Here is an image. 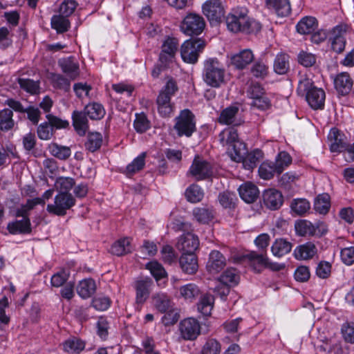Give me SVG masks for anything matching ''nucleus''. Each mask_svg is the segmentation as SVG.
<instances>
[{"instance_id":"nucleus-38","label":"nucleus","mask_w":354,"mask_h":354,"mask_svg":"<svg viewBox=\"0 0 354 354\" xmlns=\"http://www.w3.org/2000/svg\"><path fill=\"white\" fill-rule=\"evenodd\" d=\"M289 56L286 53L278 54L274 61V71L279 75L286 74L290 68Z\"/></svg>"},{"instance_id":"nucleus-47","label":"nucleus","mask_w":354,"mask_h":354,"mask_svg":"<svg viewBox=\"0 0 354 354\" xmlns=\"http://www.w3.org/2000/svg\"><path fill=\"white\" fill-rule=\"evenodd\" d=\"M239 276L236 269L227 268L219 277L220 283L229 286H234L238 284Z\"/></svg>"},{"instance_id":"nucleus-8","label":"nucleus","mask_w":354,"mask_h":354,"mask_svg":"<svg viewBox=\"0 0 354 354\" xmlns=\"http://www.w3.org/2000/svg\"><path fill=\"white\" fill-rule=\"evenodd\" d=\"M205 27V21L204 18L195 12L187 13L180 26V30L187 36L201 34Z\"/></svg>"},{"instance_id":"nucleus-63","label":"nucleus","mask_w":354,"mask_h":354,"mask_svg":"<svg viewBox=\"0 0 354 354\" xmlns=\"http://www.w3.org/2000/svg\"><path fill=\"white\" fill-rule=\"evenodd\" d=\"M77 7V3L75 0H64L59 6V12L60 15L68 17L71 15Z\"/></svg>"},{"instance_id":"nucleus-6","label":"nucleus","mask_w":354,"mask_h":354,"mask_svg":"<svg viewBox=\"0 0 354 354\" xmlns=\"http://www.w3.org/2000/svg\"><path fill=\"white\" fill-rule=\"evenodd\" d=\"M174 130L179 137H191L196 131L195 116L189 109L180 111L178 116L175 118Z\"/></svg>"},{"instance_id":"nucleus-64","label":"nucleus","mask_w":354,"mask_h":354,"mask_svg":"<svg viewBox=\"0 0 354 354\" xmlns=\"http://www.w3.org/2000/svg\"><path fill=\"white\" fill-rule=\"evenodd\" d=\"M297 59L298 62L305 67H310L316 62L315 56L306 51L300 52L298 55Z\"/></svg>"},{"instance_id":"nucleus-17","label":"nucleus","mask_w":354,"mask_h":354,"mask_svg":"<svg viewBox=\"0 0 354 354\" xmlns=\"http://www.w3.org/2000/svg\"><path fill=\"white\" fill-rule=\"evenodd\" d=\"M265 8L274 11L278 16L286 17L291 12L288 0H264Z\"/></svg>"},{"instance_id":"nucleus-26","label":"nucleus","mask_w":354,"mask_h":354,"mask_svg":"<svg viewBox=\"0 0 354 354\" xmlns=\"http://www.w3.org/2000/svg\"><path fill=\"white\" fill-rule=\"evenodd\" d=\"M317 253L315 245L311 242L297 246L294 250V256L299 260H306L313 258Z\"/></svg>"},{"instance_id":"nucleus-62","label":"nucleus","mask_w":354,"mask_h":354,"mask_svg":"<svg viewBox=\"0 0 354 354\" xmlns=\"http://www.w3.org/2000/svg\"><path fill=\"white\" fill-rule=\"evenodd\" d=\"M37 133L39 139L48 140L53 136V129L48 122H44L39 125Z\"/></svg>"},{"instance_id":"nucleus-48","label":"nucleus","mask_w":354,"mask_h":354,"mask_svg":"<svg viewBox=\"0 0 354 354\" xmlns=\"http://www.w3.org/2000/svg\"><path fill=\"white\" fill-rule=\"evenodd\" d=\"M290 208L297 216H304L310 210V204L305 198H296L291 202Z\"/></svg>"},{"instance_id":"nucleus-7","label":"nucleus","mask_w":354,"mask_h":354,"mask_svg":"<svg viewBox=\"0 0 354 354\" xmlns=\"http://www.w3.org/2000/svg\"><path fill=\"white\" fill-rule=\"evenodd\" d=\"M205 45V41L201 39L186 40L180 48V55L183 60L189 64H195Z\"/></svg>"},{"instance_id":"nucleus-4","label":"nucleus","mask_w":354,"mask_h":354,"mask_svg":"<svg viewBox=\"0 0 354 354\" xmlns=\"http://www.w3.org/2000/svg\"><path fill=\"white\" fill-rule=\"evenodd\" d=\"M219 139L223 146H229L228 153L234 161H239L243 156L245 154V146L239 140L238 133L235 129H225L220 133Z\"/></svg>"},{"instance_id":"nucleus-1","label":"nucleus","mask_w":354,"mask_h":354,"mask_svg":"<svg viewBox=\"0 0 354 354\" xmlns=\"http://www.w3.org/2000/svg\"><path fill=\"white\" fill-rule=\"evenodd\" d=\"M226 26L233 32L256 33L261 30V24L247 15L245 9L233 10L225 18Z\"/></svg>"},{"instance_id":"nucleus-25","label":"nucleus","mask_w":354,"mask_h":354,"mask_svg":"<svg viewBox=\"0 0 354 354\" xmlns=\"http://www.w3.org/2000/svg\"><path fill=\"white\" fill-rule=\"evenodd\" d=\"M179 263L183 271L187 274L195 273L198 268V259L194 253L183 254Z\"/></svg>"},{"instance_id":"nucleus-53","label":"nucleus","mask_w":354,"mask_h":354,"mask_svg":"<svg viewBox=\"0 0 354 354\" xmlns=\"http://www.w3.org/2000/svg\"><path fill=\"white\" fill-rule=\"evenodd\" d=\"M299 176L295 172H286L283 174L279 180V185L281 188L286 190H290L296 184V182L299 180Z\"/></svg>"},{"instance_id":"nucleus-50","label":"nucleus","mask_w":354,"mask_h":354,"mask_svg":"<svg viewBox=\"0 0 354 354\" xmlns=\"http://www.w3.org/2000/svg\"><path fill=\"white\" fill-rule=\"evenodd\" d=\"M74 179L70 177H59L55 183V188L59 194H71L68 192L74 186Z\"/></svg>"},{"instance_id":"nucleus-5","label":"nucleus","mask_w":354,"mask_h":354,"mask_svg":"<svg viewBox=\"0 0 354 354\" xmlns=\"http://www.w3.org/2000/svg\"><path fill=\"white\" fill-rule=\"evenodd\" d=\"M178 91L176 81L170 78L158 95L156 103L158 113L162 117H168L173 112L171 97Z\"/></svg>"},{"instance_id":"nucleus-3","label":"nucleus","mask_w":354,"mask_h":354,"mask_svg":"<svg viewBox=\"0 0 354 354\" xmlns=\"http://www.w3.org/2000/svg\"><path fill=\"white\" fill-rule=\"evenodd\" d=\"M225 76V69L217 59L209 58L204 62L202 77L207 86L220 88L226 84Z\"/></svg>"},{"instance_id":"nucleus-15","label":"nucleus","mask_w":354,"mask_h":354,"mask_svg":"<svg viewBox=\"0 0 354 354\" xmlns=\"http://www.w3.org/2000/svg\"><path fill=\"white\" fill-rule=\"evenodd\" d=\"M198 246L199 240L198 236L190 232L183 234L177 243L178 248L183 251V254L194 253Z\"/></svg>"},{"instance_id":"nucleus-40","label":"nucleus","mask_w":354,"mask_h":354,"mask_svg":"<svg viewBox=\"0 0 354 354\" xmlns=\"http://www.w3.org/2000/svg\"><path fill=\"white\" fill-rule=\"evenodd\" d=\"M50 81L54 88L62 90L64 92H68L71 90V81L70 78L64 77L62 74L51 73Z\"/></svg>"},{"instance_id":"nucleus-13","label":"nucleus","mask_w":354,"mask_h":354,"mask_svg":"<svg viewBox=\"0 0 354 354\" xmlns=\"http://www.w3.org/2000/svg\"><path fill=\"white\" fill-rule=\"evenodd\" d=\"M179 330L181 337L185 340H194L201 333V326L196 319L187 318L180 322Z\"/></svg>"},{"instance_id":"nucleus-61","label":"nucleus","mask_w":354,"mask_h":354,"mask_svg":"<svg viewBox=\"0 0 354 354\" xmlns=\"http://www.w3.org/2000/svg\"><path fill=\"white\" fill-rule=\"evenodd\" d=\"M218 200L223 207L232 208L235 205L236 197L234 193L225 192L219 194Z\"/></svg>"},{"instance_id":"nucleus-16","label":"nucleus","mask_w":354,"mask_h":354,"mask_svg":"<svg viewBox=\"0 0 354 354\" xmlns=\"http://www.w3.org/2000/svg\"><path fill=\"white\" fill-rule=\"evenodd\" d=\"M328 139L330 140V150L333 152H341L343 151H347L349 153L350 145H348L344 140V135L334 128L332 129L328 134Z\"/></svg>"},{"instance_id":"nucleus-52","label":"nucleus","mask_w":354,"mask_h":354,"mask_svg":"<svg viewBox=\"0 0 354 354\" xmlns=\"http://www.w3.org/2000/svg\"><path fill=\"white\" fill-rule=\"evenodd\" d=\"M146 268L150 271L151 275L156 281H159L167 277V272L163 266L156 261H150L147 263Z\"/></svg>"},{"instance_id":"nucleus-9","label":"nucleus","mask_w":354,"mask_h":354,"mask_svg":"<svg viewBox=\"0 0 354 354\" xmlns=\"http://www.w3.org/2000/svg\"><path fill=\"white\" fill-rule=\"evenodd\" d=\"M75 204V199L72 194H58L55 196L54 203L48 204L46 210L50 214L64 216L68 209Z\"/></svg>"},{"instance_id":"nucleus-30","label":"nucleus","mask_w":354,"mask_h":354,"mask_svg":"<svg viewBox=\"0 0 354 354\" xmlns=\"http://www.w3.org/2000/svg\"><path fill=\"white\" fill-rule=\"evenodd\" d=\"M245 258L249 261L250 264L254 270L258 272H261L263 268H266L268 263V258L266 254H258L257 252L252 251L245 255Z\"/></svg>"},{"instance_id":"nucleus-44","label":"nucleus","mask_w":354,"mask_h":354,"mask_svg":"<svg viewBox=\"0 0 354 354\" xmlns=\"http://www.w3.org/2000/svg\"><path fill=\"white\" fill-rule=\"evenodd\" d=\"M276 173L277 174V167L271 161L262 162L259 168V175L261 178L264 180L272 178Z\"/></svg>"},{"instance_id":"nucleus-32","label":"nucleus","mask_w":354,"mask_h":354,"mask_svg":"<svg viewBox=\"0 0 354 354\" xmlns=\"http://www.w3.org/2000/svg\"><path fill=\"white\" fill-rule=\"evenodd\" d=\"M318 23L313 17L302 18L297 25L298 32L303 35L311 34L317 28Z\"/></svg>"},{"instance_id":"nucleus-33","label":"nucleus","mask_w":354,"mask_h":354,"mask_svg":"<svg viewBox=\"0 0 354 354\" xmlns=\"http://www.w3.org/2000/svg\"><path fill=\"white\" fill-rule=\"evenodd\" d=\"M292 245L290 242L283 239H278L273 243L271 247V251L274 256L281 257L289 253L292 250Z\"/></svg>"},{"instance_id":"nucleus-39","label":"nucleus","mask_w":354,"mask_h":354,"mask_svg":"<svg viewBox=\"0 0 354 354\" xmlns=\"http://www.w3.org/2000/svg\"><path fill=\"white\" fill-rule=\"evenodd\" d=\"M155 308L160 313H165L172 308L169 297L165 293H157L152 297Z\"/></svg>"},{"instance_id":"nucleus-51","label":"nucleus","mask_w":354,"mask_h":354,"mask_svg":"<svg viewBox=\"0 0 354 354\" xmlns=\"http://www.w3.org/2000/svg\"><path fill=\"white\" fill-rule=\"evenodd\" d=\"M102 143V136L100 133L94 132L88 133L85 147L91 152L98 150Z\"/></svg>"},{"instance_id":"nucleus-24","label":"nucleus","mask_w":354,"mask_h":354,"mask_svg":"<svg viewBox=\"0 0 354 354\" xmlns=\"http://www.w3.org/2000/svg\"><path fill=\"white\" fill-rule=\"evenodd\" d=\"M239 193L245 203H252L258 198L259 191L255 185L247 182L239 187Z\"/></svg>"},{"instance_id":"nucleus-43","label":"nucleus","mask_w":354,"mask_h":354,"mask_svg":"<svg viewBox=\"0 0 354 354\" xmlns=\"http://www.w3.org/2000/svg\"><path fill=\"white\" fill-rule=\"evenodd\" d=\"M51 27L58 33H63L70 28V21L65 16L62 15H53L51 18Z\"/></svg>"},{"instance_id":"nucleus-37","label":"nucleus","mask_w":354,"mask_h":354,"mask_svg":"<svg viewBox=\"0 0 354 354\" xmlns=\"http://www.w3.org/2000/svg\"><path fill=\"white\" fill-rule=\"evenodd\" d=\"M12 110L8 108L0 111V131H8L15 126Z\"/></svg>"},{"instance_id":"nucleus-21","label":"nucleus","mask_w":354,"mask_h":354,"mask_svg":"<svg viewBox=\"0 0 354 354\" xmlns=\"http://www.w3.org/2000/svg\"><path fill=\"white\" fill-rule=\"evenodd\" d=\"M263 197L265 205L270 209H277L283 204V196L276 189H270L265 191Z\"/></svg>"},{"instance_id":"nucleus-14","label":"nucleus","mask_w":354,"mask_h":354,"mask_svg":"<svg viewBox=\"0 0 354 354\" xmlns=\"http://www.w3.org/2000/svg\"><path fill=\"white\" fill-rule=\"evenodd\" d=\"M58 65L62 71L71 80H76L80 75V66L73 57H68L59 59Z\"/></svg>"},{"instance_id":"nucleus-57","label":"nucleus","mask_w":354,"mask_h":354,"mask_svg":"<svg viewBox=\"0 0 354 354\" xmlns=\"http://www.w3.org/2000/svg\"><path fill=\"white\" fill-rule=\"evenodd\" d=\"M292 162V158L286 151L280 152L276 157L274 162L277 167V174H281Z\"/></svg>"},{"instance_id":"nucleus-19","label":"nucleus","mask_w":354,"mask_h":354,"mask_svg":"<svg viewBox=\"0 0 354 354\" xmlns=\"http://www.w3.org/2000/svg\"><path fill=\"white\" fill-rule=\"evenodd\" d=\"M226 260L223 255L218 250H213L209 254L207 263V270L212 274L220 272L225 266Z\"/></svg>"},{"instance_id":"nucleus-34","label":"nucleus","mask_w":354,"mask_h":354,"mask_svg":"<svg viewBox=\"0 0 354 354\" xmlns=\"http://www.w3.org/2000/svg\"><path fill=\"white\" fill-rule=\"evenodd\" d=\"M214 210L212 208L202 207H195L192 211L194 219L203 224L208 223L214 218Z\"/></svg>"},{"instance_id":"nucleus-11","label":"nucleus","mask_w":354,"mask_h":354,"mask_svg":"<svg viewBox=\"0 0 354 354\" xmlns=\"http://www.w3.org/2000/svg\"><path fill=\"white\" fill-rule=\"evenodd\" d=\"M189 171L198 180L206 179L213 175L212 165L198 156L194 159Z\"/></svg>"},{"instance_id":"nucleus-54","label":"nucleus","mask_w":354,"mask_h":354,"mask_svg":"<svg viewBox=\"0 0 354 354\" xmlns=\"http://www.w3.org/2000/svg\"><path fill=\"white\" fill-rule=\"evenodd\" d=\"M185 195L189 202L198 203L203 199L204 194L198 185L193 184L187 188Z\"/></svg>"},{"instance_id":"nucleus-55","label":"nucleus","mask_w":354,"mask_h":354,"mask_svg":"<svg viewBox=\"0 0 354 354\" xmlns=\"http://www.w3.org/2000/svg\"><path fill=\"white\" fill-rule=\"evenodd\" d=\"M180 293L185 299L192 301L200 295V290L196 285L189 283L180 287Z\"/></svg>"},{"instance_id":"nucleus-46","label":"nucleus","mask_w":354,"mask_h":354,"mask_svg":"<svg viewBox=\"0 0 354 354\" xmlns=\"http://www.w3.org/2000/svg\"><path fill=\"white\" fill-rule=\"evenodd\" d=\"M214 298L212 295L205 294L201 298L198 304V310L204 316H209L211 315Z\"/></svg>"},{"instance_id":"nucleus-59","label":"nucleus","mask_w":354,"mask_h":354,"mask_svg":"<svg viewBox=\"0 0 354 354\" xmlns=\"http://www.w3.org/2000/svg\"><path fill=\"white\" fill-rule=\"evenodd\" d=\"M21 88L31 94H37L39 90V82L30 79L20 78L18 80Z\"/></svg>"},{"instance_id":"nucleus-23","label":"nucleus","mask_w":354,"mask_h":354,"mask_svg":"<svg viewBox=\"0 0 354 354\" xmlns=\"http://www.w3.org/2000/svg\"><path fill=\"white\" fill-rule=\"evenodd\" d=\"M254 59V55L249 49H245L231 57V64L236 68L243 69Z\"/></svg>"},{"instance_id":"nucleus-12","label":"nucleus","mask_w":354,"mask_h":354,"mask_svg":"<svg viewBox=\"0 0 354 354\" xmlns=\"http://www.w3.org/2000/svg\"><path fill=\"white\" fill-rule=\"evenodd\" d=\"M178 48V41L174 37H167L162 45V50L159 55V61L164 66L171 63L175 57Z\"/></svg>"},{"instance_id":"nucleus-35","label":"nucleus","mask_w":354,"mask_h":354,"mask_svg":"<svg viewBox=\"0 0 354 354\" xmlns=\"http://www.w3.org/2000/svg\"><path fill=\"white\" fill-rule=\"evenodd\" d=\"M48 149L53 156L61 160H67L71 155V150L69 147L59 145L55 142L49 144Z\"/></svg>"},{"instance_id":"nucleus-36","label":"nucleus","mask_w":354,"mask_h":354,"mask_svg":"<svg viewBox=\"0 0 354 354\" xmlns=\"http://www.w3.org/2000/svg\"><path fill=\"white\" fill-rule=\"evenodd\" d=\"M133 248L131 241L128 238H124L115 241L111 248V252L117 256H122L132 251Z\"/></svg>"},{"instance_id":"nucleus-29","label":"nucleus","mask_w":354,"mask_h":354,"mask_svg":"<svg viewBox=\"0 0 354 354\" xmlns=\"http://www.w3.org/2000/svg\"><path fill=\"white\" fill-rule=\"evenodd\" d=\"M77 292L82 299L91 297L96 290V284L92 279H85L80 281L77 286Z\"/></svg>"},{"instance_id":"nucleus-2","label":"nucleus","mask_w":354,"mask_h":354,"mask_svg":"<svg viewBox=\"0 0 354 354\" xmlns=\"http://www.w3.org/2000/svg\"><path fill=\"white\" fill-rule=\"evenodd\" d=\"M297 93L300 96H304L313 109H322L324 107L326 97L324 91L315 86L313 80L307 75L300 76Z\"/></svg>"},{"instance_id":"nucleus-18","label":"nucleus","mask_w":354,"mask_h":354,"mask_svg":"<svg viewBox=\"0 0 354 354\" xmlns=\"http://www.w3.org/2000/svg\"><path fill=\"white\" fill-rule=\"evenodd\" d=\"M153 285V281L150 278L140 279L135 283L136 291V303L143 304L148 299L150 294V288Z\"/></svg>"},{"instance_id":"nucleus-56","label":"nucleus","mask_w":354,"mask_h":354,"mask_svg":"<svg viewBox=\"0 0 354 354\" xmlns=\"http://www.w3.org/2000/svg\"><path fill=\"white\" fill-rule=\"evenodd\" d=\"M221 345L216 339H208L202 347L200 354H220Z\"/></svg>"},{"instance_id":"nucleus-60","label":"nucleus","mask_w":354,"mask_h":354,"mask_svg":"<svg viewBox=\"0 0 354 354\" xmlns=\"http://www.w3.org/2000/svg\"><path fill=\"white\" fill-rule=\"evenodd\" d=\"M133 127L138 133L146 131L150 127L147 116L144 113L136 114Z\"/></svg>"},{"instance_id":"nucleus-42","label":"nucleus","mask_w":354,"mask_h":354,"mask_svg":"<svg viewBox=\"0 0 354 354\" xmlns=\"http://www.w3.org/2000/svg\"><path fill=\"white\" fill-rule=\"evenodd\" d=\"M84 347V342L76 337L69 338L63 343V349L68 353H78Z\"/></svg>"},{"instance_id":"nucleus-10","label":"nucleus","mask_w":354,"mask_h":354,"mask_svg":"<svg viewBox=\"0 0 354 354\" xmlns=\"http://www.w3.org/2000/svg\"><path fill=\"white\" fill-rule=\"evenodd\" d=\"M203 13L210 24H219L225 15V9L221 0H207L203 6Z\"/></svg>"},{"instance_id":"nucleus-22","label":"nucleus","mask_w":354,"mask_h":354,"mask_svg":"<svg viewBox=\"0 0 354 354\" xmlns=\"http://www.w3.org/2000/svg\"><path fill=\"white\" fill-rule=\"evenodd\" d=\"M353 80L347 73H341L334 79L335 88L337 91L342 95L348 94L352 89Z\"/></svg>"},{"instance_id":"nucleus-28","label":"nucleus","mask_w":354,"mask_h":354,"mask_svg":"<svg viewBox=\"0 0 354 354\" xmlns=\"http://www.w3.org/2000/svg\"><path fill=\"white\" fill-rule=\"evenodd\" d=\"M84 111H75L73 113V124L80 136H84L88 129V120Z\"/></svg>"},{"instance_id":"nucleus-31","label":"nucleus","mask_w":354,"mask_h":354,"mask_svg":"<svg viewBox=\"0 0 354 354\" xmlns=\"http://www.w3.org/2000/svg\"><path fill=\"white\" fill-rule=\"evenodd\" d=\"M262 158V151L259 149H255L248 153L246 152L239 162H243V165L245 169L248 170H252L257 167Z\"/></svg>"},{"instance_id":"nucleus-58","label":"nucleus","mask_w":354,"mask_h":354,"mask_svg":"<svg viewBox=\"0 0 354 354\" xmlns=\"http://www.w3.org/2000/svg\"><path fill=\"white\" fill-rule=\"evenodd\" d=\"M145 156V153H141L127 165L126 169L128 175H132L143 169Z\"/></svg>"},{"instance_id":"nucleus-27","label":"nucleus","mask_w":354,"mask_h":354,"mask_svg":"<svg viewBox=\"0 0 354 354\" xmlns=\"http://www.w3.org/2000/svg\"><path fill=\"white\" fill-rule=\"evenodd\" d=\"M239 108L235 106H230L223 109L218 121L221 124L225 125H239V123L236 121V115L239 112Z\"/></svg>"},{"instance_id":"nucleus-45","label":"nucleus","mask_w":354,"mask_h":354,"mask_svg":"<svg viewBox=\"0 0 354 354\" xmlns=\"http://www.w3.org/2000/svg\"><path fill=\"white\" fill-rule=\"evenodd\" d=\"M330 207V196L328 194H319L314 202V209L319 214H326Z\"/></svg>"},{"instance_id":"nucleus-20","label":"nucleus","mask_w":354,"mask_h":354,"mask_svg":"<svg viewBox=\"0 0 354 354\" xmlns=\"http://www.w3.org/2000/svg\"><path fill=\"white\" fill-rule=\"evenodd\" d=\"M7 230L11 234H30L32 232L30 220L29 218H22L21 220L9 222L7 225Z\"/></svg>"},{"instance_id":"nucleus-41","label":"nucleus","mask_w":354,"mask_h":354,"mask_svg":"<svg viewBox=\"0 0 354 354\" xmlns=\"http://www.w3.org/2000/svg\"><path fill=\"white\" fill-rule=\"evenodd\" d=\"M295 229L297 234L299 236H315L313 223L308 220L301 219L296 221Z\"/></svg>"},{"instance_id":"nucleus-49","label":"nucleus","mask_w":354,"mask_h":354,"mask_svg":"<svg viewBox=\"0 0 354 354\" xmlns=\"http://www.w3.org/2000/svg\"><path fill=\"white\" fill-rule=\"evenodd\" d=\"M84 111L91 120H100L105 114L104 107L98 103L88 104L85 106Z\"/></svg>"}]
</instances>
